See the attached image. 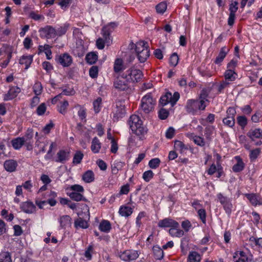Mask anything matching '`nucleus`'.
Masks as SVG:
<instances>
[{
  "instance_id": "nucleus-1",
  "label": "nucleus",
  "mask_w": 262,
  "mask_h": 262,
  "mask_svg": "<svg viewBox=\"0 0 262 262\" xmlns=\"http://www.w3.org/2000/svg\"><path fill=\"white\" fill-rule=\"evenodd\" d=\"M129 47L130 50L124 55V59L128 62L133 61L136 56L141 62H145L149 56L147 43L143 41H138L136 44L132 43Z\"/></svg>"
},
{
  "instance_id": "nucleus-2",
  "label": "nucleus",
  "mask_w": 262,
  "mask_h": 262,
  "mask_svg": "<svg viewBox=\"0 0 262 262\" xmlns=\"http://www.w3.org/2000/svg\"><path fill=\"white\" fill-rule=\"evenodd\" d=\"M207 95L202 93L199 100L189 99L187 100L185 108L189 113L195 114L199 111L204 110L207 105Z\"/></svg>"
},
{
  "instance_id": "nucleus-3",
  "label": "nucleus",
  "mask_w": 262,
  "mask_h": 262,
  "mask_svg": "<svg viewBox=\"0 0 262 262\" xmlns=\"http://www.w3.org/2000/svg\"><path fill=\"white\" fill-rule=\"evenodd\" d=\"M128 124L132 132L137 136L143 135L146 133V129L143 125L142 121L138 115H132L129 118Z\"/></svg>"
},
{
  "instance_id": "nucleus-4",
  "label": "nucleus",
  "mask_w": 262,
  "mask_h": 262,
  "mask_svg": "<svg viewBox=\"0 0 262 262\" xmlns=\"http://www.w3.org/2000/svg\"><path fill=\"white\" fill-rule=\"evenodd\" d=\"M123 74L133 86L135 83L139 82L143 77L142 71L135 68H129Z\"/></svg>"
},
{
  "instance_id": "nucleus-5",
  "label": "nucleus",
  "mask_w": 262,
  "mask_h": 262,
  "mask_svg": "<svg viewBox=\"0 0 262 262\" xmlns=\"http://www.w3.org/2000/svg\"><path fill=\"white\" fill-rule=\"evenodd\" d=\"M156 104V100L153 99L150 94L145 95L141 100V107L146 114L154 110Z\"/></svg>"
},
{
  "instance_id": "nucleus-6",
  "label": "nucleus",
  "mask_w": 262,
  "mask_h": 262,
  "mask_svg": "<svg viewBox=\"0 0 262 262\" xmlns=\"http://www.w3.org/2000/svg\"><path fill=\"white\" fill-rule=\"evenodd\" d=\"M114 87L119 90L122 91H126L130 90L133 85L130 82L127 80L123 74L118 77L114 81Z\"/></svg>"
},
{
  "instance_id": "nucleus-7",
  "label": "nucleus",
  "mask_w": 262,
  "mask_h": 262,
  "mask_svg": "<svg viewBox=\"0 0 262 262\" xmlns=\"http://www.w3.org/2000/svg\"><path fill=\"white\" fill-rule=\"evenodd\" d=\"M180 98L178 92H174L173 95L170 92H166L160 99V103L163 105L170 103L173 106Z\"/></svg>"
},
{
  "instance_id": "nucleus-8",
  "label": "nucleus",
  "mask_w": 262,
  "mask_h": 262,
  "mask_svg": "<svg viewBox=\"0 0 262 262\" xmlns=\"http://www.w3.org/2000/svg\"><path fill=\"white\" fill-rule=\"evenodd\" d=\"M70 148H66L64 149H62L57 152L55 161L56 162L63 163L70 159Z\"/></svg>"
},
{
  "instance_id": "nucleus-9",
  "label": "nucleus",
  "mask_w": 262,
  "mask_h": 262,
  "mask_svg": "<svg viewBox=\"0 0 262 262\" xmlns=\"http://www.w3.org/2000/svg\"><path fill=\"white\" fill-rule=\"evenodd\" d=\"M217 198L219 201L223 206L226 212L228 214L230 213L232 208V204L231 200L224 196L221 193L217 194Z\"/></svg>"
},
{
  "instance_id": "nucleus-10",
  "label": "nucleus",
  "mask_w": 262,
  "mask_h": 262,
  "mask_svg": "<svg viewBox=\"0 0 262 262\" xmlns=\"http://www.w3.org/2000/svg\"><path fill=\"white\" fill-rule=\"evenodd\" d=\"M39 32L41 37L49 39L56 37L55 28L50 26H47L44 28L40 29Z\"/></svg>"
},
{
  "instance_id": "nucleus-11",
  "label": "nucleus",
  "mask_w": 262,
  "mask_h": 262,
  "mask_svg": "<svg viewBox=\"0 0 262 262\" xmlns=\"http://www.w3.org/2000/svg\"><path fill=\"white\" fill-rule=\"evenodd\" d=\"M139 256L137 251L135 250H125L121 252L119 254L120 258L124 261H130L137 259Z\"/></svg>"
},
{
  "instance_id": "nucleus-12",
  "label": "nucleus",
  "mask_w": 262,
  "mask_h": 262,
  "mask_svg": "<svg viewBox=\"0 0 262 262\" xmlns=\"http://www.w3.org/2000/svg\"><path fill=\"white\" fill-rule=\"evenodd\" d=\"M57 62L63 67H68L71 65L73 59L71 55L68 53H63L58 55L57 57Z\"/></svg>"
},
{
  "instance_id": "nucleus-13",
  "label": "nucleus",
  "mask_w": 262,
  "mask_h": 262,
  "mask_svg": "<svg viewBox=\"0 0 262 262\" xmlns=\"http://www.w3.org/2000/svg\"><path fill=\"white\" fill-rule=\"evenodd\" d=\"M227 116L225 118L223 122L225 125L229 127H232L235 123L234 116L235 114V111L233 108L230 107L227 111Z\"/></svg>"
},
{
  "instance_id": "nucleus-14",
  "label": "nucleus",
  "mask_w": 262,
  "mask_h": 262,
  "mask_svg": "<svg viewBox=\"0 0 262 262\" xmlns=\"http://www.w3.org/2000/svg\"><path fill=\"white\" fill-rule=\"evenodd\" d=\"M117 27V24L115 23H111L104 27L102 29V35L105 38L106 43H110V33L112 32Z\"/></svg>"
},
{
  "instance_id": "nucleus-15",
  "label": "nucleus",
  "mask_w": 262,
  "mask_h": 262,
  "mask_svg": "<svg viewBox=\"0 0 262 262\" xmlns=\"http://www.w3.org/2000/svg\"><path fill=\"white\" fill-rule=\"evenodd\" d=\"M158 226L160 227H179V224L176 221L170 218H165L160 220L158 223Z\"/></svg>"
},
{
  "instance_id": "nucleus-16",
  "label": "nucleus",
  "mask_w": 262,
  "mask_h": 262,
  "mask_svg": "<svg viewBox=\"0 0 262 262\" xmlns=\"http://www.w3.org/2000/svg\"><path fill=\"white\" fill-rule=\"evenodd\" d=\"M20 92V89L17 86L11 88L8 93L4 95L3 99L5 101H8L15 98Z\"/></svg>"
},
{
  "instance_id": "nucleus-17",
  "label": "nucleus",
  "mask_w": 262,
  "mask_h": 262,
  "mask_svg": "<svg viewBox=\"0 0 262 262\" xmlns=\"http://www.w3.org/2000/svg\"><path fill=\"white\" fill-rule=\"evenodd\" d=\"M245 196L253 206L261 205L262 204V198L257 194L251 193L245 194Z\"/></svg>"
},
{
  "instance_id": "nucleus-18",
  "label": "nucleus",
  "mask_w": 262,
  "mask_h": 262,
  "mask_svg": "<svg viewBox=\"0 0 262 262\" xmlns=\"http://www.w3.org/2000/svg\"><path fill=\"white\" fill-rule=\"evenodd\" d=\"M38 54L44 53L48 59H51L52 58L51 47L49 45H39L38 48Z\"/></svg>"
},
{
  "instance_id": "nucleus-19",
  "label": "nucleus",
  "mask_w": 262,
  "mask_h": 262,
  "mask_svg": "<svg viewBox=\"0 0 262 262\" xmlns=\"http://www.w3.org/2000/svg\"><path fill=\"white\" fill-rule=\"evenodd\" d=\"M215 172L217 173V178H220L222 174L223 168L220 163H217L216 165L212 164L207 170V173L209 175H212Z\"/></svg>"
},
{
  "instance_id": "nucleus-20",
  "label": "nucleus",
  "mask_w": 262,
  "mask_h": 262,
  "mask_svg": "<svg viewBox=\"0 0 262 262\" xmlns=\"http://www.w3.org/2000/svg\"><path fill=\"white\" fill-rule=\"evenodd\" d=\"M33 56L31 55H25L22 56L19 62L20 64L24 65L25 69H28L33 61Z\"/></svg>"
},
{
  "instance_id": "nucleus-21",
  "label": "nucleus",
  "mask_w": 262,
  "mask_h": 262,
  "mask_svg": "<svg viewBox=\"0 0 262 262\" xmlns=\"http://www.w3.org/2000/svg\"><path fill=\"white\" fill-rule=\"evenodd\" d=\"M125 68L126 66L121 58H117L115 60L113 69L115 73H119Z\"/></svg>"
},
{
  "instance_id": "nucleus-22",
  "label": "nucleus",
  "mask_w": 262,
  "mask_h": 262,
  "mask_svg": "<svg viewBox=\"0 0 262 262\" xmlns=\"http://www.w3.org/2000/svg\"><path fill=\"white\" fill-rule=\"evenodd\" d=\"M234 262H247L248 257L246 253L242 251H236L233 255Z\"/></svg>"
},
{
  "instance_id": "nucleus-23",
  "label": "nucleus",
  "mask_w": 262,
  "mask_h": 262,
  "mask_svg": "<svg viewBox=\"0 0 262 262\" xmlns=\"http://www.w3.org/2000/svg\"><path fill=\"white\" fill-rule=\"evenodd\" d=\"M17 166V163L14 160H6L4 164L5 170L10 172L14 171L16 169Z\"/></svg>"
},
{
  "instance_id": "nucleus-24",
  "label": "nucleus",
  "mask_w": 262,
  "mask_h": 262,
  "mask_svg": "<svg viewBox=\"0 0 262 262\" xmlns=\"http://www.w3.org/2000/svg\"><path fill=\"white\" fill-rule=\"evenodd\" d=\"M234 160L236 161V163L232 167L233 171L235 172L241 171L243 170L245 166L243 160L239 156L235 157Z\"/></svg>"
},
{
  "instance_id": "nucleus-25",
  "label": "nucleus",
  "mask_w": 262,
  "mask_h": 262,
  "mask_svg": "<svg viewBox=\"0 0 262 262\" xmlns=\"http://www.w3.org/2000/svg\"><path fill=\"white\" fill-rule=\"evenodd\" d=\"M20 207L21 209L26 213H31L35 211V205L30 202H26L22 203Z\"/></svg>"
},
{
  "instance_id": "nucleus-26",
  "label": "nucleus",
  "mask_w": 262,
  "mask_h": 262,
  "mask_svg": "<svg viewBox=\"0 0 262 262\" xmlns=\"http://www.w3.org/2000/svg\"><path fill=\"white\" fill-rule=\"evenodd\" d=\"M188 136L197 145L204 146L205 145V141L203 137L196 136L194 134H188Z\"/></svg>"
},
{
  "instance_id": "nucleus-27",
  "label": "nucleus",
  "mask_w": 262,
  "mask_h": 262,
  "mask_svg": "<svg viewBox=\"0 0 262 262\" xmlns=\"http://www.w3.org/2000/svg\"><path fill=\"white\" fill-rule=\"evenodd\" d=\"M58 222L61 228H66L71 225V218L69 215H63L61 216Z\"/></svg>"
},
{
  "instance_id": "nucleus-28",
  "label": "nucleus",
  "mask_w": 262,
  "mask_h": 262,
  "mask_svg": "<svg viewBox=\"0 0 262 262\" xmlns=\"http://www.w3.org/2000/svg\"><path fill=\"white\" fill-rule=\"evenodd\" d=\"M228 51L229 49L228 48L226 47H222L215 59V63L216 64H220L226 57Z\"/></svg>"
},
{
  "instance_id": "nucleus-29",
  "label": "nucleus",
  "mask_w": 262,
  "mask_h": 262,
  "mask_svg": "<svg viewBox=\"0 0 262 262\" xmlns=\"http://www.w3.org/2000/svg\"><path fill=\"white\" fill-rule=\"evenodd\" d=\"M101 147V143L97 137H94L92 141L91 150L94 154L99 152Z\"/></svg>"
},
{
  "instance_id": "nucleus-30",
  "label": "nucleus",
  "mask_w": 262,
  "mask_h": 262,
  "mask_svg": "<svg viewBox=\"0 0 262 262\" xmlns=\"http://www.w3.org/2000/svg\"><path fill=\"white\" fill-rule=\"evenodd\" d=\"M82 180L87 183L93 182L95 180V174L92 170H89L85 171L82 175Z\"/></svg>"
},
{
  "instance_id": "nucleus-31",
  "label": "nucleus",
  "mask_w": 262,
  "mask_h": 262,
  "mask_svg": "<svg viewBox=\"0 0 262 262\" xmlns=\"http://www.w3.org/2000/svg\"><path fill=\"white\" fill-rule=\"evenodd\" d=\"M116 111L115 113L114 117L119 118L122 117L123 115L125 113V105L121 102H118L116 104Z\"/></svg>"
},
{
  "instance_id": "nucleus-32",
  "label": "nucleus",
  "mask_w": 262,
  "mask_h": 262,
  "mask_svg": "<svg viewBox=\"0 0 262 262\" xmlns=\"http://www.w3.org/2000/svg\"><path fill=\"white\" fill-rule=\"evenodd\" d=\"M124 165L125 163L124 162L119 161H115L111 167L112 173L117 174L119 171L122 170Z\"/></svg>"
},
{
  "instance_id": "nucleus-33",
  "label": "nucleus",
  "mask_w": 262,
  "mask_h": 262,
  "mask_svg": "<svg viewBox=\"0 0 262 262\" xmlns=\"http://www.w3.org/2000/svg\"><path fill=\"white\" fill-rule=\"evenodd\" d=\"M111 224L110 222L105 220H103L100 223L99 229L103 232L108 233L111 229Z\"/></svg>"
},
{
  "instance_id": "nucleus-34",
  "label": "nucleus",
  "mask_w": 262,
  "mask_h": 262,
  "mask_svg": "<svg viewBox=\"0 0 262 262\" xmlns=\"http://www.w3.org/2000/svg\"><path fill=\"white\" fill-rule=\"evenodd\" d=\"M120 215L122 216L128 217L133 213V208L127 206H121L119 210Z\"/></svg>"
},
{
  "instance_id": "nucleus-35",
  "label": "nucleus",
  "mask_w": 262,
  "mask_h": 262,
  "mask_svg": "<svg viewBox=\"0 0 262 262\" xmlns=\"http://www.w3.org/2000/svg\"><path fill=\"white\" fill-rule=\"evenodd\" d=\"M249 137L253 140L258 139H262V130L259 128H256L249 133Z\"/></svg>"
},
{
  "instance_id": "nucleus-36",
  "label": "nucleus",
  "mask_w": 262,
  "mask_h": 262,
  "mask_svg": "<svg viewBox=\"0 0 262 262\" xmlns=\"http://www.w3.org/2000/svg\"><path fill=\"white\" fill-rule=\"evenodd\" d=\"M25 141L24 138L18 137L12 140L11 143L13 147L15 149H19L23 145Z\"/></svg>"
},
{
  "instance_id": "nucleus-37",
  "label": "nucleus",
  "mask_w": 262,
  "mask_h": 262,
  "mask_svg": "<svg viewBox=\"0 0 262 262\" xmlns=\"http://www.w3.org/2000/svg\"><path fill=\"white\" fill-rule=\"evenodd\" d=\"M225 79L229 81H234L237 77V74L233 70H227L224 74Z\"/></svg>"
},
{
  "instance_id": "nucleus-38",
  "label": "nucleus",
  "mask_w": 262,
  "mask_h": 262,
  "mask_svg": "<svg viewBox=\"0 0 262 262\" xmlns=\"http://www.w3.org/2000/svg\"><path fill=\"white\" fill-rule=\"evenodd\" d=\"M201 259V255L195 251H191L189 253L188 260L189 262H200Z\"/></svg>"
},
{
  "instance_id": "nucleus-39",
  "label": "nucleus",
  "mask_w": 262,
  "mask_h": 262,
  "mask_svg": "<svg viewBox=\"0 0 262 262\" xmlns=\"http://www.w3.org/2000/svg\"><path fill=\"white\" fill-rule=\"evenodd\" d=\"M83 154L81 151H76L73 156V163L74 165L80 164L83 158Z\"/></svg>"
},
{
  "instance_id": "nucleus-40",
  "label": "nucleus",
  "mask_w": 262,
  "mask_h": 262,
  "mask_svg": "<svg viewBox=\"0 0 262 262\" xmlns=\"http://www.w3.org/2000/svg\"><path fill=\"white\" fill-rule=\"evenodd\" d=\"M179 227H172L169 230V234L172 236L181 237L184 235V231L178 228Z\"/></svg>"
},
{
  "instance_id": "nucleus-41",
  "label": "nucleus",
  "mask_w": 262,
  "mask_h": 262,
  "mask_svg": "<svg viewBox=\"0 0 262 262\" xmlns=\"http://www.w3.org/2000/svg\"><path fill=\"white\" fill-rule=\"evenodd\" d=\"M174 147L176 150L179 151L181 153L188 148V147L182 141L179 140H177L174 142Z\"/></svg>"
},
{
  "instance_id": "nucleus-42",
  "label": "nucleus",
  "mask_w": 262,
  "mask_h": 262,
  "mask_svg": "<svg viewBox=\"0 0 262 262\" xmlns=\"http://www.w3.org/2000/svg\"><path fill=\"white\" fill-rule=\"evenodd\" d=\"M97 59L98 55L95 52H91L86 55V60L91 64L95 63Z\"/></svg>"
},
{
  "instance_id": "nucleus-43",
  "label": "nucleus",
  "mask_w": 262,
  "mask_h": 262,
  "mask_svg": "<svg viewBox=\"0 0 262 262\" xmlns=\"http://www.w3.org/2000/svg\"><path fill=\"white\" fill-rule=\"evenodd\" d=\"M67 194L71 199L75 201H80L83 200V196L81 193L68 192Z\"/></svg>"
},
{
  "instance_id": "nucleus-44",
  "label": "nucleus",
  "mask_w": 262,
  "mask_h": 262,
  "mask_svg": "<svg viewBox=\"0 0 262 262\" xmlns=\"http://www.w3.org/2000/svg\"><path fill=\"white\" fill-rule=\"evenodd\" d=\"M57 144L55 142H52L50 145L49 149L47 154L45 156V159L47 160L51 159L54 155L53 150L56 148Z\"/></svg>"
},
{
  "instance_id": "nucleus-45",
  "label": "nucleus",
  "mask_w": 262,
  "mask_h": 262,
  "mask_svg": "<svg viewBox=\"0 0 262 262\" xmlns=\"http://www.w3.org/2000/svg\"><path fill=\"white\" fill-rule=\"evenodd\" d=\"M153 252L156 259H160L163 257V251L160 247L157 246H154Z\"/></svg>"
},
{
  "instance_id": "nucleus-46",
  "label": "nucleus",
  "mask_w": 262,
  "mask_h": 262,
  "mask_svg": "<svg viewBox=\"0 0 262 262\" xmlns=\"http://www.w3.org/2000/svg\"><path fill=\"white\" fill-rule=\"evenodd\" d=\"M69 25L68 24H65L63 26L58 27L55 29L56 36H61L66 33L69 28Z\"/></svg>"
},
{
  "instance_id": "nucleus-47",
  "label": "nucleus",
  "mask_w": 262,
  "mask_h": 262,
  "mask_svg": "<svg viewBox=\"0 0 262 262\" xmlns=\"http://www.w3.org/2000/svg\"><path fill=\"white\" fill-rule=\"evenodd\" d=\"M0 260L2 262H12L10 253L2 251L0 253Z\"/></svg>"
},
{
  "instance_id": "nucleus-48",
  "label": "nucleus",
  "mask_w": 262,
  "mask_h": 262,
  "mask_svg": "<svg viewBox=\"0 0 262 262\" xmlns=\"http://www.w3.org/2000/svg\"><path fill=\"white\" fill-rule=\"evenodd\" d=\"M67 190H72V192H76L77 193H83L84 191L83 187L78 184H75L70 186L67 188Z\"/></svg>"
},
{
  "instance_id": "nucleus-49",
  "label": "nucleus",
  "mask_w": 262,
  "mask_h": 262,
  "mask_svg": "<svg viewBox=\"0 0 262 262\" xmlns=\"http://www.w3.org/2000/svg\"><path fill=\"white\" fill-rule=\"evenodd\" d=\"M75 226L76 228L86 229L88 227V223L81 218H79L75 222Z\"/></svg>"
},
{
  "instance_id": "nucleus-50",
  "label": "nucleus",
  "mask_w": 262,
  "mask_h": 262,
  "mask_svg": "<svg viewBox=\"0 0 262 262\" xmlns=\"http://www.w3.org/2000/svg\"><path fill=\"white\" fill-rule=\"evenodd\" d=\"M161 163L160 159L155 158L151 159L148 162V166L151 169L157 168Z\"/></svg>"
},
{
  "instance_id": "nucleus-51",
  "label": "nucleus",
  "mask_w": 262,
  "mask_h": 262,
  "mask_svg": "<svg viewBox=\"0 0 262 262\" xmlns=\"http://www.w3.org/2000/svg\"><path fill=\"white\" fill-rule=\"evenodd\" d=\"M154 176V172L151 170H148L143 172L142 178L145 182H148L153 178Z\"/></svg>"
},
{
  "instance_id": "nucleus-52",
  "label": "nucleus",
  "mask_w": 262,
  "mask_h": 262,
  "mask_svg": "<svg viewBox=\"0 0 262 262\" xmlns=\"http://www.w3.org/2000/svg\"><path fill=\"white\" fill-rule=\"evenodd\" d=\"M102 99L101 98H97L93 102V108L95 112L98 113L100 112L101 108Z\"/></svg>"
},
{
  "instance_id": "nucleus-53",
  "label": "nucleus",
  "mask_w": 262,
  "mask_h": 262,
  "mask_svg": "<svg viewBox=\"0 0 262 262\" xmlns=\"http://www.w3.org/2000/svg\"><path fill=\"white\" fill-rule=\"evenodd\" d=\"M167 9V4L165 2H161L156 6V10L158 13L163 14Z\"/></svg>"
},
{
  "instance_id": "nucleus-54",
  "label": "nucleus",
  "mask_w": 262,
  "mask_h": 262,
  "mask_svg": "<svg viewBox=\"0 0 262 262\" xmlns=\"http://www.w3.org/2000/svg\"><path fill=\"white\" fill-rule=\"evenodd\" d=\"M69 106V103L67 101H64L60 103L58 106V110L60 113L64 114L67 111L68 106Z\"/></svg>"
},
{
  "instance_id": "nucleus-55",
  "label": "nucleus",
  "mask_w": 262,
  "mask_h": 262,
  "mask_svg": "<svg viewBox=\"0 0 262 262\" xmlns=\"http://www.w3.org/2000/svg\"><path fill=\"white\" fill-rule=\"evenodd\" d=\"M10 51L11 54L13 52L12 47L8 45H4L2 48H0V56L5 54L7 56L8 55V51Z\"/></svg>"
},
{
  "instance_id": "nucleus-56",
  "label": "nucleus",
  "mask_w": 262,
  "mask_h": 262,
  "mask_svg": "<svg viewBox=\"0 0 262 262\" xmlns=\"http://www.w3.org/2000/svg\"><path fill=\"white\" fill-rule=\"evenodd\" d=\"M33 90L36 95H40L42 90L41 84L40 82H36L33 86Z\"/></svg>"
},
{
  "instance_id": "nucleus-57",
  "label": "nucleus",
  "mask_w": 262,
  "mask_h": 262,
  "mask_svg": "<svg viewBox=\"0 0 262 262\" xmlns=\"http://www.w3.org/2000/svg\"><path fill=\"white\" fill-rule=\"evenodd\" d=\"M130 191V185L126 184L122 186L119 191V195L127 194Z\"/></svg>"
},
{
  "instance_id": "nucleus-58",
  "label": "nucleus",
  "mask_w": 262,
  "mask_h": 262,
  "mask_svg": "<svg viewBox=\"0 0 262 262\" xmlns=\"http://www.w3.org/2000/svg\"><path fill=\"white\" fill-rule=\"evenodd\" d=\"M93 250V247L92 245H90L84 252V256L87 260H89L92 258V253Z\"/></svg>"
},
{
  "instance_id": "nucleus-59",
  "label": "nucleus",
  "mask_w": 262,
  "mask_h": 262,
  "mask_svg": "<svg viewBox=\"0 0 262 262\" xmlns=\"http://www.w3.org/2000/svg\"><path fill=\"white\" fill-rule=\"evenodd\" d=\"M237 121L239 125L242 127H244L247 124V118L243 116H238L237 118Z\"/></svg>"
},
{
  "instance_id": "nucleus-60",
  "label": "nucleus",
  "mask_w": 262,
  "mask_h": 262,
  "mask_svg": "<svg viewBox=\"0 0 262 262\" xmlns=\"http://www.w3.org/2000/svg\"><path fill=\"white\" fill-rule=\"evenodd\" d=\"M75 94V91L73 88H67L63 90L61 95L72 96Z\"/></svg>"
},
{
  "instance_id": "nucleus-61",
  "label": "nucleus",
  "mask_w": 262,
  "mask_h": 262,
  "mask_svg": "<svg viewBox=\"0 0 262 262\" xmlns=\"http://www.w3.org/2000/svg\"><path fill=\"white\" fill-rule=\"evenodd\" d=\"M98 69L97 66H93L91 68L89 71V74L90 77L93 78H96L98 76Z\"/></svg>"
},
{
  "instance_id": "nucleus-62",
  "label": "nucleus",
  "mask_w": 262,
  "mask_h": 262,
  "mask_svg": "<svg viewBox=\"0 0 262 262\" xmlns=\"http://www.w3.org/2000/svg\"><path fill=\"white\" fill-rule=\"evenodd\" d=\"M238 3L236 1L232 2L230 5L229 11L230 13L234 14L236 12L238 9Z\"/></svg>"
},
{
  "instance_id": "nucleus-63",
  "label": "nucleus",
  "mask_w": 262,
  "mask_h": 262,
  "mask_svg": "<svg viewBox=\"0 0 262 262\" xmlns=\"http://www.w3.org/2000/svg\"><path fill=\"white\" fill-rule=\"evenodd\" d=\"M46 109V104L42 103L38 106L36 110L37 114L39 116L42 115L45 113Z\"/></svg>"
},
{
  "instance_id": "nucleus-64",
  "label": "nucleus",
  "mask_w": 262,
  "mask_h": 262,
  "mask_svg": "<svg viewBox=\"0 0 262 262\" xmlns=\"http://www.w3.org/2000/svg\"><path fill=\"white\" fill-rule=\"evenodd\" d=\"M182 227L186 231L188 232L192 227L191 223L188 220H185L182 222Z\"/></svg>"
}]
</instances>
